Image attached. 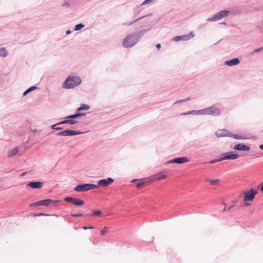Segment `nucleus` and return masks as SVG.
<instances>
[{"instance_id": "30", "label": "nucleus", "mask_w": 263, "mask_h": 263, "mask_svg": "<svg viewBox=\"0 0 263 263\" xmlns=\"http://www.w3.org/2000/svg\"><path fill=\"white\" fill-rule=\"evenodd\" d=\"M74 198L67 197L64 199V200L67 202L73 203Z\"/></svg>"}, {"instance_id": "1", "label": "nucleus", "mask_w": 263, "mask_h": 263, "mask_svg": "<svg viewBox=\"0 0 263 263\" xmlns=\"http://www.w3.org/2000/svg\"><path fill=\"white\" fill-rule=\"evenodd\" d=\"M258 193V192L256 190L251 189L250 190H247L242 191L240 196L243 197V201L245 202V205L247 206H250L251 203L249 202L253 201L255 198V195Z\"/></svg>"}, {"instance_id": "10", "label": "nucleus", "mask_w": 263, "mask_h": 263, "mask_svg": "<svg viewBox=\"0 0 263 263\" xmlns=\"http://www.w3.org/2000/svg\"><path fill=\"white\" fill-rule=\"evenodd\" d=\"M189 161V159L185 157H178L175 158L168 162L169 163H176L178 164H182Z\"/></svg>"}, {"instance_id": "8", "label": "nucleus", "mask_w": 263, "mask_h": 263, "mask_svg": "<svg viewBox=\"0 0 263 263\" xmlns=\"http://www.w3.org/2000/svg\"><path fill=\"white\" fill-rule=\"evenodd\" d=\"M215 134L218 138L231 136V133L225 129H219L216 132Z\"/></svg>"}, {"instance_id": "11", "label": "nucleus", "mask_w": 263, "mask_h": 263, "mask_svg": "<svg viewBox=\"0 0 263 263\" xmlns=\"http://www.w3.org/2000/svg\"><path fill=\"white\" fill-rule=\"evenodd\" d=\"M43 183L41 181L30 182L27 185L33 189H40L43 186Z\"/></svg>"}, {"instance_id": "21", "label": "nucleus", "mask_w": 263, "mask_h": 263, "mask_svg": "<svg viewBox=\"0 0 263 263\" xmlns=\"http://www.w3.org/2000/svg\"><path fill=\"white\" fill-rule=\"evenodd\" d=\"M174 40L175 41H179L180 40L187 41L188 37L186 36V35H183L181 36H176L174 38Z\"/></svg>"}, {"instance_id": "23", "label": "nucleus", "mask_w": 263, "mask_h": 263, "mask_svg": "<svg viewBox=\"0 0 263 263\" xmlns=\"http://www.w3.org/2000/svg\"><path fill=\"white\" fill-rule=\"evenodd\" d=\"M89 108V106L87 105L82 104L81 107L77 109V111H79L82 110H88Z\"/></svg>"}, {"instance_id": "16", "label": "nucleus", "mask_w": 263, "mask_h": 263, "mask_svg": "<svg viewBox=\"0 0 263 263\" xmlns=\"http://www.w3.org/2000/svg\"><path fill=\"white\" fill-rule=\"evenodd\" d=\"M137 182L136 187L138 189H140L144 186V181L143 180L134 179L131 181V182Z\"/></svg>"}, {"instance_id": "12", "label": "nucleus", "mask_w": 263, "mask_h": 263, "mask_svg": "<svg viewBox=\"0 0 263 263\" xmlns=\"http://www.w3.org/2000/svg\"><path fill=\"white\" fill-rule=\"evenodd\" d=\"M234 149L237 151H248L250 150V147L243 144H238L234 146Z\"/></svg>"}, {"instance_id": "44", "label": "nucleus", "mask_w": 263, "mask_h": 263, "mask_svg": "<svg viewBox=\"0 0 263 263\" xmlns=\"http://www.w3.org/2000/svg\"><path fill=\"white\" fill-rule=\"evenodd\" d=\"M156 47L158 49H159L161 47V45L160 44H157Z\"/></svg>"}, {"instance_id": "25", "label": "nucleus", "mask_w": 263, "mask_h": 263, "mask_svg": "<svg viewBox=\"0 0 263 263\" xmlns=\"http://www.w3.org/2000/svg\"><path fill=\"white\" fill-rule=\"evenodd\" d=\"M202 113L204 115H210L211 111V107L207 108L206 109L201 110Z\"/></svg>"}, {"instance_id": "2", "label": "nucleus", "mask_w": 263, "mask_h": 263, "mask_svg": "<svg viewBox=\"0 0 263 263\" xmlns=\"http://www.w3.org/2000/svg\"><path fill=\"white\" fill-rule=\"evenodd\" d=\"M81 82L80 78L78 77H69L65 81L64 87L66 89L73 88L79 85Z\"/></svg>"}, {"instance_id": "35", "label": "nucleus", "mask_w": 263, "mask_h": 263, "mask_svg": "<svg viewBox=\"0 0 263 263\" xmlns=\"http://www.w3.org/2000/svg\"><path fill=\"white\" fill-rule=\"evenodd\" d=\"M195 34L193 32H191L189 34L186 35V36L188 37V40H190L191 38L193 37L194 36Z\"/></svg>"}, {"instance_id": "15", "label": "nucleus", "mask_w": 263, "mask_h": 263, "mask_svg": "<svg viewBox=\"0 0 263 263\" xmlns=\"http://www.w3.org/2000/svg\"><path fill=\"white\" fill-rule=\"evenodd\" d=\"M50 203H51V199H46L45 200H41L38 201V204L40 205H45L48 206Z\"/></svg>"}, {"instance_id": "17", "label": "nucleus", "mask_w": 263, "mask_h": 263, "mask_svg": "<svg viewBox=\"0 0 263 263\" xmlns=\"http://www.w3.org/2000/svg\"><path fill=\"white\" fill-rule=\"evenodd\" d=\"M220 111L219 109L214 106L211 107V111L210 115L214 116H218L220 115Z\"/></svg>"}, {"instance_id": "40", "label": "nucleus", "mask_w": 263, "mask_h": 263, "mask_svg": "<svg viewBox=\"0 0 263 263\" xmlns=\"http://www.w3.org/2000/svg\"><path fill=\"white\" fill-rule=\"evenodd\" d=\"M263 49V47H260L259 48H258V49H255L254 50V52H258L260 50H261L262 49Z\"/></svg>"}, {"instance_id": "13", "label": "nucleus", "mask_w": 263, "mask_h": 263, "mask_svg": "<svg viewBox=\"0 0 263 263\" xmlns=\"http://www.w3.org/2000/svg\"><path fill=\"white\" fill-rule=\"evenodd\" d=\"M239 63V60L237 58H235L230 61H226L225 62V64L229 66L237 65Z\"/></svg>"}, {"instance_id": "18", "label": "nucleus", "mask_w": 263, "mask_h": 263, "mask_svg": "<svg viewBox=\"0 0 263 263\" xmlns=\"http://www.w3.org/2000/svg\"><path fill=\"white\" fill-rule=\"evenodd\" d=\"M18 153V149L17 147L14 148L10 150L8 154L9 157H13L15 156Z\"/></svg>"}, {"instance_id": "41", "label": "nucleus", "mask_w": 263, "mask_h": 263, "mask_svg": "<svg viewBox=\"0 0 263 263\" xmlns=\"http://www.w3.org/2000/svg\"><path fill=\"white\" fill-rule=\"evenodd\" d=\"M59 202H60V200H51V203H54L55 204L56 203H59Z\"/></svg>"}, {"instance_id": "33", "label": "nucleus", "mask_w": 263, "mask_h": 263, "mask_svg": "<svg viewBox=\"0 0 263 263\" xmlns=\"http://www.w3.org/2000/svg\"><path fill=\"white\" fill-rule=\"evenodd\" d=\"M143 16H141V17H139V18H137V20H135V21H133L132 22H127V23H126V24H125V25H132L133 23H135V22H137V21H138L139 20H140V19H141V18H143Z\"/></svg>"}, {"instance_id": "3", "label": "nucleus", "mask_w": 263, "mask_h": 263, "mask_svg": "<svg viewBox=\"0 0 263 263\" xmlns=\"http://www.w3.org/2000/svg\"><path fill=\"white\" fill-rule=\"evenodd\" d=\"M138 41V38L135 34H130L124 38L122 45L125 48L132 47L136 44Z\"/></svg>"}, {"instance_id": "24", "label": "nucleus", "mask_w": 263, "mask_h": 263, "mask_svg": "<svg viewBox=\"0 0 263 263\" xmlns=\"http://www.w3.org/2000/svg\"><path fill=\"white\" fill-rule=\"evenodd\" d=\"M7 55V51L5 48L0 49V55L2 57H6Z\"/></svg>"}, {"instance_id": "9", "label": "nucleus", "mask_w": 263, "mask_h": 263, "mask_svg": "<svg viewBox=\"0 0 263 263\" xmlns=\"http://www.w3.org/2000/svg\"><path fill=\"white\" fill-rule=\"evenodd\" d=\"M229 13V11L226 10H222L216 14L214 17L211 18V21H215L221 19V18L227 16Z\"/></svg>"}, {"instance_id": "42", "label": "nucleus", "mask_w": 263, "mask_h": 263, "mask_svg": "<svg viewBox=\"0 0 263 263\" xmlns=\"http://www.w3.org/2000/svg\"><path fill=\"white\" fill-rule=\"evenodd\" d=\"M153 0H145L142 4V5L146 4L148 2H152Z\"/></svg>"}, {"instance_id": "32", "label": "nucleus", "mask_w": 263, "mask_h": 263, "mask_svg": "<svg viewBox=\"0 0 263 263\" xmlns=\"http://www.w3.org/2000/svg\"><path fill=\"white\" fill-rule=\"evenodd\" d=\"M84 26V25H83L82 24H78L76 26H75V28H74V30L77 31V30H80L81 28H82Z\"/></svg>"}, {"instance_id": "27", "label": "nucleus", "mask_w": 263, "mask_h": 263, "mask_svg": "<svg viewBox=\"0 0 263 263\" xmlns=\"http://www.w3.org/2000/svg\"><path fill=\"white\" fill-rule=\"evenodd\" d=\"M101 211L100 210L94 211L90 215L91 216H99L101 214Z\"/></svg>"}, {"instance_id": "38", "label": "nucleus", "mask_w": 263, "mask_h": 263, "mask_svg": "<svg viewBox=\"0 0 263 263\" xmlns=\"http://www.w3.org/2000/svg\"><path fill=\"white\" fill-rule=\"evenodd\" d=\"M71 216L72 217H82V216H83V214H71Z\"/></svg>"}, {"instance_id": "43", "label": "nucleus", "mask_w": 263, "mask_h": 263, "mask_svg": "<svg viewBox=\"0 0 263 263\" xmlns=\"http://www.w3.org/2000/svg\"><path fill=\"white\" fill-rule=\"evenodd\" d=\"M38 204V201L32 203V204L30 205V206H32V205H33V206H40V204Z\"/></svg>"}, {"instance_id": "22", "label": "nucleus", "mask_w": 263, "mask_h": 263, "mask_svg": "<svg viewBox=\"0 0 263 263\" xmlns=\"http://www.w3.org/2000/svg\"><path fill=\"white\" fill-rule=\"evenodd\" d=\"M76 123H77V121L73 120H64V121L58 123V124H66V123H69L70 124H74Z\"/></svg>"}, {"instance_id": "7", "label": "nucleus", "mask_w": 263, "mask_h": 263, "mask_svg": "<svg viewBox=\"0 0 263 263\" xmlns=\"http://www.w3.org/2000/svg\"><path fill=\"white\" fill-rule=\"evenodd\" d=\"M81 133L78 132L76 131L72 130L70 129H67L65 130H63L62 132H59L57 134L58 136H73L79 135Z\"/></svg>"}, {"instance_id": "6", "label": "nucleus", "mask_w": 263, "mask_h": 263, "mask_svg": "<svg viewBox=\"0 0 263 263\" xmlns=\"http://www.w3.org/2000/svg\"><path fill=\"white\" fill-rule=\"evenodd\" d=\"M114 181V179L111 178H108L107 179H101L98 181V184L96 185L98 186V187L99 186L106 187L112 183Z\"/></svg>"}, {"instance_id": "20", "label": "nucleus", "mask_w": 263, "mask_h": 263, "mask_svg": "<svg viewBox=\"0 0 263 263\" xmlns=\"http://www.w3.org/2000/svg\"><path fill=\"white\" fill-rule=\"evenodd\" d=\"M206 181L208 182H209L212 185H217L220 182V180L219 179H206Z\"/></svg>"}, {"instance_id": "31", "label": "nucleus", "mask_w": 263, "mask_h": 263, "mask_svg": "<svg viewBox=\"0 0 263 263\" xmlns=\"http://www.w3.org/2000/svg\"><path fill=\"white\" fill-rule=\"evenodd\" d=\"M231 137H232L234 139H245V138L242 136H239L237 135H233L232 134H231Z\"/></svg>"}, {"instance_id": "48", "label": "nucleus", "mask_w": 263, "mask_h": 263, "mask_svg": "<svg viewBox=\"0 0 263 263\" xmlns=\"http://www.w3.org/2000/svg\"><path fill=\"white\" fill-rule=\"evenodd\" d=\"M218 160H216V161H213L211 162V163L215 162H218Z\"/></svg>"}, {"instance_id": "4", "label": "nucleus", "mask_w": 263, "mask_h": 263, "mask_svg": "<svg viewBox=\"0 0 263 263\" xmlns=\"http://www.w3.org/2000/svg\"><path fill=\"white\" fill-rule=\"evenodd\" d=\"M98 187L95 184H83L77 185L74 190L77 192H85Z\"/></svg>"}, {"instance_id": "5", "label": "nucleus", "mask_w": 263, "mask_h": 263, "mask_svg": "<svg viewBox=\"0 0 263 263\" xmlns=\"http://www.w3.org/2000/svg\"><path fill=\"white\" fill-rule=\"evenodd\" d=\"M239 157L238 154L235 153L234 152H230L225 153L221 155V157L220 158L218 161H222L224 160H235Z\"/></svg>"}, {"instance_id": "45", "label": "nucleus", "mask_w": 263, "mask_h": 263, "mask_svg": "<svg viewBox=\"0 0 263 263\" xmlns=\"http://www.w3.org/2000/svg\"><path fill=\"white\" fill-rule=\"evenodd\" d=\"M259 148L261 150L263 149V144H261L259 145Z\"/></svg>"}, {"instance_id": "46", "label": "nucleus", "mask_w": 263, "mask_h": 263, "mask_svg": "<svg viewBox=\"0 0 263 263\" xmlns=\"http://www.w3.org/2000/svg\"><path fill=\"white\" fill-rule=\"evenodd\" d=\"M70 32H71V31L70 30H67V31H66V33L67 34H69L70 33Z\"/></svg>"}, {"instance_id": "37", "label": "nucleus", "mask_w": 263, "mask_h": 263, "mask_svg": "<svg viewBox=\"0 0 263 263\" xmlns=\"http://www.w3.org/2000/svg\"><path fill=\"white\" fill-rule=\"evenodd\" d=\"M49 214H44V213H39V214H34L35 216H49Z\"/></svg>"}, {"instance_id": "26", "label": "nucleus", "mask_w": 263, "mask_h": 263, "mask_svg": "<svg viewBox=\"0 0 263 263\" xmlns=\"http://www.w3.org/2000/svg\"><path fill=\"white\" fill-rule=\"evenodd\" d=\"M82 115H84V114H80V113H77L74 115H72L69 116L68 117H67L66 118H67V119H68V118L75 119V118H76L79 116H82Z\"/></svg>"}, {"instance_id": "36", "label": "nucleus", "mask_w": 263, "mask_h": 263, "mask_svg": "<svg viewBox=\"0 0 263 263\" xmlns=\"http://www.w3.org/2000/svg\"><path fill=\"white\" fill-rule=\"evenodd\" d=\"M58 125V124H54V125H53L51 126V128L52 129H56V130H61L62 129V127H56V126Z\"/></svg>"}, {"instance_id": "19", "label": "nucleus", "mask_w": 263, "mask_h": 263, "mask_svg": "<svg viewBox=\"0 0 263 263\" xmlns=\"http://www.w3.org/2000/svg\"><path fill=\"white\" fill-rule=\"evenodd\" d=\"M72 204L77 206H81L84 204V201L82 199L74 198Z\"/></svg>"}, {"instance_id": "28", "label": "nucleus", "mask_w": 263, "mask_h": 263, "mask_svg": "<svg viewBox=\"0 0 263 263\" xmlns=\"http://www.w3.org/2000/svg\"><path fill=\"white\" fill-rule=\"evenodd\" d=\"M109 232L108 229L106 227H104L101 231V235L103 236Z\"/></svg>"}, {"instance_id": "34", "label": "nucleus", "mask_w": 263, "mask_h": 263, "mask_svg": "<svg viewBox=\"0 0 263 263\" xmlns=\"http://www.w3.org/2000/svg\"><path fill=\"white\" fill-rule=\"evenodd\" d=\"M233 208V205H231L230 206L227 207L226 205H225V207L223 209V212L229 211Z\"/></svg>"}, {"instance_id": "47", "label": "nucleus", "mask_w": 263, "mask_h": 263, "mask_svg": "<svg viewBox=\"0 0 263 263\" xmlns=\"http://www.w3.org/2000/svg\"><path fill=\"white\" fill-rule=\"evenodd\" d=\"M236 203V201H232V205H233V207L235 206V204Z\"/></svg>"}, {"instance_id": "29", "label": "nucleus", "mask_w": 263, "mask_h": 263, "mask_svg": "<svg viewBox=\"0 0 263 263\" xmlns=\"http://www.w3.org/2000/svg\"><path fill=\"white\" fill-rule=\"evenodd\" d=\"M36 88V87L35 86H32L31 87H30L29 88H28V89H27L23 93V95L25 96L26 95H27L28 93H29V92L31 91L32 90H33L34 89H35Z\"/></svg>"}, {"instance_id": "14", "label": "nucleus", "mask_w": 263, "mask_h": 263, "mask_svg": "<svg viewBox=\"0 0 263 263\" xmlns=\"http://www.w3.org/2000/svg\"><path fill=\"white\" fill-rule=\"evenodd\" d=\"M154 177L156 180H160L161 179H164L166 178V175L164 174L163 173L160 172L159 173L156 174Z\"/></svg>"}, {"instance_id": "39", "label": "nucleus", "mask_w": 263, "mask_h": 263, "mask_svg": "<svg viewBox=\"0 0 263 263\" xmlns=\"http://www.w3.org/2000/svg\"><path fill=\"white\" fill-rule=\"evenodd\" d=\"M82 228H83V229L86 230L88 229H93V227H83Z\"/></svg>"}]
</instances>
